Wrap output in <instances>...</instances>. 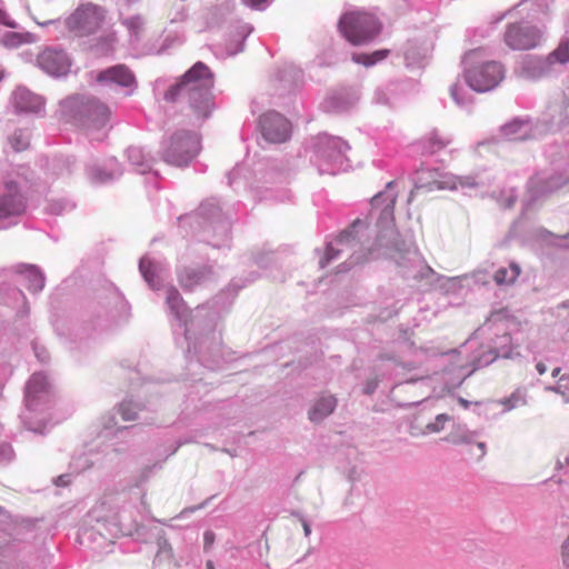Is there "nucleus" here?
Wrapping results in <instances>:
<instances>
[{
  "instance_id": "603ef678",
  "label": "nucleus",
  "mask_w": 569,
  "mask_h": 569,
  "mask_svg": "<svg viewBox=\"0 0 569 569\" xmlns=\"http://www.w3.org/2000/svg\"><path fill=\"white\" fill-rule=\"evenodd\" d=\"M568 108H569V104H568Z\"/></svg>"
},
{
  "instance_id": "f704fd0d",
  "label": "nucleus",
  "mask_w": 569,
  "mask_h": 569,
  "mask_svg": "<svg viewBox=\"0 0 569 569\" xmlns=\"http://www.w3.org/2000/svg\"><path fill=\"white\" fill-rule=\"evenodd\" d=\"M0 23H3L10 28H14L16 23L11 21L8 17V14L0 9Z\"/></svg>"
},
{
  "instance_id": "20e7f679",
  "label": "nucleus",
  "mask_w": 569,
  "mask_h": 569,
  "mask_svg": "<svg viewBox=\"0 0 569 569\" xmlns=\"http://www.w3.org/2000/svg\"><path fill=\"white\" fill-rule=\"evenodd\" d=\"M466 81L475 91L483 92L497 87L505 77L500 62L487 61L469 67L465 73Z\"/></svg>"
},
{
  "instance_id": "79ce46f5",
  "label": "nucleus",
  "mask_w": 569,
  "mask_h": 569,
  "mask_svg": "<svg viewBox=\"0 0 569 569\" xmlns=\"http://www.w3.org/2000/svg\"><path fill=\"white\" fill-rule=\"evenodd\" d=\"M459 403L463 407V408H468L469 407V401L463 399V398H459Z\"/></svg>"
},
{
  "instance_id": "aec40b11",
  "label": "nucleus",
  "mask_w": 569,
  "mask_h": 569,
  "mask_svg": "<svg viewBox=\"0 0 569 569\" xmlns=\"http://www.w3.org/2000/svg\"><path fill=\"white\" fill-rule=\"evenodd\" d=\"M520 274V268L516 263H511L509 269L500 268L493 274V280L497 284H511Z\"/></svg>"
},
{
  "instance_id": "f8f14e48",
  "label": "nucleus",
  "mask_w": 569,
  "mask_h": 569,
  "mask_svg": "<svg viewBox=\"0 0 569 569\" xmlns=\"http://www.w3.org/2000/svg\"><path fill=\"white\" fill-rule=\"evenodd\" d=\"M357 246L358 242L352 237L351 231H343L335 242L327 247L325 257L320 260V266L325 268L330 261L340 257L342 253L353 251Z\"/></svg>"
},
{
  "instance_id": "b1692460",
  "label": "nucleus",
  "mask_w": 569,
  "mask_h": 569,
  "mask_svg": "<svg viewBox=\"0 0 569 569\" xmlns=\"http://www.w3.org/2000/svg\"><path fill=\"white\" fill-rule=\"evenodd\" d=\"M123 24L136 37L143 30V19L140 16L130 17L123 20Z\"/></svg>"
},
{
  "instance_id": "4c0bfd02",
  "label": "nucleus",
  "mask_w": 569,
  "mask_h": 569,
  "mask_svg": "<svg viewBox=\"0 0 569 569\" xmlns=\"http://www.w3.org/2000/svg\"><path fill=\"white\" fill-rule=\"evenodd\" d=\"M376 387H377V381H375V380L369 381L365 392L366 393H371L376 389Z\"/></svg>"
},
{
  "instance_id": "2f4dec72",
  "label": "nucleus",
  "mask_w": 569,
  "mask_h": 569,
  "mask_svg": "<svg viewBox=\"0 0 569 569\" xmlns=\"http://www.w3.org/2000/svg\"><path fill=\"white\" fill-rule=\"evenodd\" d=\"M31 274L33 277V281H32L30 289H32L33 291H38V290L42 289L43 278L40 274L34 273V272H31Z\"/></svg>"
},
{
  "instance_id": "9b49d317",
  "label": "nucleus",
  "mask_w": 569,
  "mask_h": 569,
  "mask_svg": "<svg viewBox=\"0 0 569 569\" xmlns=\"http://www.w3.org/2000/svg\"><path fill=\"white\" fill-rule=\"evenodd\" d=\"M395 182H389L386 190L375 196L371 200L373 208H381V214L379 218V224L381 228H389L395 222V206L397 201V193L393 191Z\"/></svg>"
},
{
  "instance_id": "c85d7f7f",
  "label": "nucleus",
  "mask_w": 569,
  "mask_h": 569,
  "mask_svg": "<svg viewBox=\"0 0 569 569\" xmlns=\"http://www.w3.org/2000/svg\"><path fill=\"white\" fill-rule=\"evenodd\" d=\"M352 60L356 63L363 64L366 67H370V66L375 64V59L371 54H366V53L353 54Z\"/></svg>"
},
{
  "instance_id": "c03bdc74",
  "label": "nucleus",
  "mask_w": 569,
  "mask_h": 569,
  "mask_svg": "<svg viewBox=\"0 0 569 569\" xmlns=\"http://www.w3.org/2000/svg\"><path fill=\"white\" fill-rule=\"evenodd\" d=\"M478 447L480 449V456H483L485 455V449H486V446L483 442H479L478 443Z\"/></svg>"
},
{
  "instance_id": "f03ea898",
  "label": "nucleus",
  "mask_w": 569,
  "mask_h": 569,
  "mask_svg": "<svg viewBox=\"0 0 569 569\" xmlns=\"http://www.w3.org/2000/svg\"><path fill=\"white\" fill-rule=\"evenodd\" d=\"M339 29L350 43L359 46L370 41L380 32V23L371 13L352 11L340 18Z\"/></svg>"
},
{
  "instance_id": "a211bd4d",
  "label": "nucleus",
  "mask_w": 569,
  "mask_h": 569,
  "mask_svg": "<svg viewBox=\"0 0 569 569\" xmlns=\"http://www.w3.org/2000/svg\"><path fill=\"white\" fill-rule=\"evenodd\" d=\"M49 389L47 377L42 373H34L28 381L26 396L27 400L36 399L39 395L46 393Z\"/></svg>"
},
{
  "instance_id": "a19ab883",
  "label": "nucleus",
  "mask_w": 569,
  "mask_h": 569,
  "mask_svg": "<svg viewBox=\"0 0 569 569\" xmlns=\"http://www.w3.org/2000/svg\"><path fill=\"white\" fill-rule=\"evenodd\" d=\"M450 92H451V96L453 97V99H455L457 102H459V100H458V98H457V86L451 87Z\"/></svg>"
},
{
  "instance_id": "09e8293b",
  "label": "nucleus",
  "mask_w": 569,
  "mask_h": 569,
  "mask_svg": "<svg viewBox=\"0 0 569 569\" xmlns=\"http://www.w3.org/2000/svg\"><path fill=\"white\" fill-rule=\"evenodd\" d=\"M303 529H305L306 535L308 536L310 533V527L307 523H305Z\"/></svg>"
},
{
  "instance_id": "cd10ccee",
  "label": "nucleus",
  "mask_w": 569,
  "mask_h": 569,
  "mask_svg": "<svg viewBox=\"0 0 569 569\" xmlns=\"http://www.w3.org/2000/svg\"><path fill=\"white\" fill-rule=\"evenodd\" d=\"M139 268H140V271L142 272L144 279L151 284L153 286V277H154V273L152 271V266H151V262L147 261V260H141L140 261V264H139Z\"/></svg>"
},
{
  "instance_id": "3c124183",
  "label": "nucleus",
  "mask_w": 569,
  "mask_h": 569,
  "mask_svg": "<svg viewBox=\"0 0 569 569\" xmlns=\"http://www.w3.org/2000/svg\"><path fill=\"white\" fill-rule=\"evenodd\" d=\"M512 127H513L512 124H511V126H508V127H507V130H511V129H512Z\"/></svg>"
},
{
  "instance_id": "37998d69",
  "label": "nucleus",
  "mask_w": 569,
  "mask_h": 569,
  "mask_svg": "<svg viewBox=\"0 0 569 569\" xmlns=\"http://www.w3.org/2000/svg\"><path fill=\"white\" fill-rule=\"evenodd\" d=\"M138 153H139L138 150L132 149V150L129 151V158L133 159V158H136L138 156Z\"/></svg>"
},
{
  "instance_id": "393cba45",
  "label": "nucleus",
  "mask_w": 569,
  "mask_h": 569,
  "mask_svg": "<svg viewBox=\"0 0 569 569\" xmlns=\"http://www.w3.org/2000/svg\"><path fill=\"white\" fill-rule=\"evenodd\" d=\"M451 420V417L446 413H440L436 417L435 421L426 426V431L429 433L439 432L445 428V425Z\"/></svg>"
},
{
  "instance_id": "2eb2a0df",
  "label": "nucleus",
  "mask_w": 569,
  "mask_h": 569,
  "mask_svg": "<svg viewBox=\"0 0 569 569\" xmlns=\"http://www.w3.org/2000/svg\"><path fill=\"white\" fill-rule=\"evenodd\" d=\"M451 140L437 131H431L421 138L418 147L423 156H433L446 149Z\"/></svg>"
},
{
  "instance_id": "a18cd8bd",
  "label": "nucleus",
  "mask_w": 569,
  "mask_h": 569,
  "mask_svg": "<svg viewBox=\"0 0 569 569\" xmlns=\"http://www.w3.org/2000/svg\"><path fill=\"white\" fill-rule=\"evenodd\" d=\"M559 372H560V368H559V367H555V368H552V370H551V375H552V377H557Z\"/></svg>"
},
{
  "instance_id": "c9c22d12",
  "label": "nucleus",
  "mask_w": 569,
  "mask_h": 569,
  "mask_svg": "<svg viewBox=\"0 0 569 569\" xmlns=\"http://www.w3.org/2000/svg\"><path fill=\"white\" fill-rule=\"evenodd\" d=\"M562 557L565 565L569 568V542L562 546Z\"/></svg>"
},
{
  "instance_id": "4be33fe9",
  "label": "nucleus",
  "mask_w": 569,
  "mask_h": 569,
  "mask_svg": "<svg viewBox=\"0 0 569 569\" xmlns=\"http://www.w3.org/2000/svg\"><path fill=\"white\" fill-rule=\"evenodd\" d=\"M28 42H31V36L29 33L12 31L7 32L1 39V43L7 48H16Z\"/></svg>"
},
{
  "instance_id": "7ed1b4c3",
  "label": "nucleus",
  "mask_w": 569,
  "mask_h": 569,
  "mask_svg": "<svg viewBox=\"0 0 569 569\" xmlns=\"http://www.w3.org/2000/svg\"><path fill=\"white\" fill-rule=\"evenodd\" d=\"M200 150V139L194 132L179 130L174 132L164 150V159L174 166L188 164Z\"/></svg>"
},
{
  "instance_id": "f257e3e1",
  "label": "nucleus",
  "mask_w": 569,
  "mask_h": 569,
  "mask_svg": "<svg viewBox=\"0 0 569 569\" xmlns=\"http://www.w3.org/2000/svg\"><path fill=\"white\" fill-rule=\"evenodd\" d=\"M213 76L203 62H197L164 94L166 100L186 99L190 107L192 124L200 126L213 109L210 90Z\"/></svg>"
},
{
  "instance_id": "6ab92c4d",
  "label": "nucleus",
  "mask_w": 569,
  "mask_h": 569,
  "mask_svg": "<svg viewBox=\"0 0 569 569\" xmlns=\"http://www.w3.org/2000/svg\"><path fill=\"white\" fill-rule=\"evenodd\" d=\"M210 273V269H184L179 274V281L184 288H193L196 284L202 282Z\"/></svg>"
},
{
  "instance_id": "6e6552de",
  "label": "nucleus",
  "mask_w": 569,
  "mask_h": 569,
  "mask_svg": "<svg viewBox=\"0 0 569 569\" xmlns=\"http://www.w3.org/2000/svg\"><path fill=\"white\" fill-rule=\"evenodd\" d=\"M262 136L273 143L284 142L291 132L290 122L278 112H268L260 118Z\"/></svg>"
},
{
  "instance_id": "de8ad7c7",
  "label": "nucleus",
  "mask_w": 569,
  "mask_h": 569,
  "mask_svg": "<svg viewBox=\"0 0 569 569\" xmlns=\"http://www.w3.org/2000/svg\"><path fill=\"white\" fill-rule=\"evenodd\" d=\"M207 569H214L213 562L211 560H208L206 563Z\"/></svg>"
},
{
  "instance_id": "39448f33",
  "label": "nucleus",
  "mask_w": 569,
  "mask_h": 569,
  "mask_svg": "<svg viewBox=\"0 0 569 569\" xmlns=\"http://www.w3.org/2000/svg\"><path fill=\"white\" fill-rule=\"evenodd\" d=\"M104 17L103 8L93 3H86L67 19V27L78 36L91 34L100 29Z\"/></svg>"
},
{
  "instance_id": "f3484780",
  "label": "nucleus",
  "mask_w": 569,
  "mask_h": 569,
  "mask_svg": "<svg viewBox=\"0 0 569 569\" xmlns=\"http://www.w3.org/2000/svg\"><path fill=\"white\" fill-rule=\"evenodd\" d=\"M336 406L337 399L333 396H323L309 410V419L313 422H319L331 415Z\"/></svg>"
},
{
  "instance_id": "bb28decb",
  "label": "nucleus",
  "mask_w": 569,
  "mask_h": 569,
  "mask_svg": "<svg viewBox=\"0 0 569 569\" xmlns=\"http://www.w3.org/2000/svg\"><path fill=\"white\" fill-rule=\"evenodd\" d=\"M552 56L561 63L569 61V40L561 41L558 48L553 51Z\"/></svg>"
},
{
  "instance_id": "8fccbe9b",
  "label": "nucleus",
  "mask_w": 569,
  "mask_h": 569,
  "mask_svg": "<svg viewBox=\"0 0 569 569\" xmlns=\"http://www.w3.org/2000/svg\"><path fill=\"white\" fill-rule=\"evenodd\" d=\"M422 378H423V376H419V375H417V376H415V378H413V379L418 380V379H422Z\"/></svg>"
},
{
  "instance_id": "a878e982",
  "label": "nucleus",
  "mask_w": 569,
  "mask_h": 569,
  "mask_svg": "<svg viewBox=\"0 0 569 569\" xmlns=\"http://www.w3.org/2000/svg\"><path fill=\"white\" fill-rule=\"evenodd\" d=\"M119 412L124 421H132L137 418V407L132 402L121 403Z\"/></svg>"
},
{
  "instance_id": "5701e85b",
  "label": "nucleus",
  "mask_w": 569,
  "mask_h": 569,
  "mask_svg": "<svg viewBox=\"0 0 569 569\" xmlns=\"http://www.w3.org/2000/svg\"><path fill=\"white\" fill-rule=\"evenodd\" d=\"M30 137L26 131H17L10 137V144L14 151H23L29 147Z\"/></svg>"
},
{
  "instance_id": "412c9836",
  "label": "nucleus",
  "mask_w": 569,
  "mask_h": 569,
  "mask_svg": "<svg viewBox=\"0 0 569 569\" xmlns=\"http://www.w3.org/2000/svg\"><path fill=\"white\" fill-rule=\"evenodd\" d=\"M499 403L503 407V411H510L526 406V395L521 390H516L510 397L499 400Z\"/></svg>"
},
{
  "instance_id": "0eeeda50",
  "label": "nucleus",
  "mask_w": 569,
  "mask_h": 569,
  "mask_svg": "<svg viewBox=\"0 0 569 569\" xmlns=\"http://www.w3.org/2000/svg\"><path fill=\"white\" fill-rule=\"evenodd\" d=\"M37 64L52 77L66 76L71 67L68 54L59 49L46 48L37 57Z\"/></svg>"
},
{
  "instance_id": "ddd939ff",
  "label": "nucleus",
  "mask_w": 569,
  "mask_h": 569,
  "mask_svg": "<svg viewBox=\"0 0 569 569\" xmlns=\"http://www.w3.org/2000/svg\"><path fill=\"white\" fill-rule=\"evenodd\" d=\"M478 369L476 360L470 358H456L446 370L447 380L453 387L460 386Z\"/></svg>"
},
{
  "instance_id": "1a4fd4ad",
  "label": "nucleus",
  "mask_w": 569,
  "mask_h": 569,
  "mask_svg": "<svg viewBox=\"0 0 569 569\" xmlns=\"http://www.w3.org/2000/svg\"><path fill=\"white\" fill-rule=\"evenodd\" d=\"M26 201L20 193L17 183L8 180L4 182V191L0 194V219L24 212Z\"/></svg>"
},
{
  "instance_id": "49530a36",
  "label": "nucleus",
  "mask_w": 569,
  "mask_h": 569,
  "mask_svg": "<svg viewBox=\"0 0 569 569\" xmlns=\"http://www.w3.org/2000/svg\"><path fill=\"white\" fill-rule=\"evenodd\" d=\"M358 262H359V258L358 257L353 258V256H351V261L349 262V266H352Z\"/></svg>"
},
{
  "instance_id": "4468645a",
  "label": "nucleus",
  "mask_w": 569,
  "mask_h": 569,
  "mask_svg": "<svg viewBox=\"0 0 569 569\" xmlns=\"http://www.w3.org/2000/svg\"><path fill=\"white\" fill-rule=\"evenodd\" d=\"M12 101L19 111L39 112L43 108L42 98L26 88H17L13 91Z\"/></svg>"
},
{
  "instance_id": "72a5a7b5",
  "label": "nucleus",
  "mask_w": 569,
  "mask_h": 569,
  "mask_svg": "<svg viewBox=\"0 0 569 569\" xmlns=\"http://www.w3.org/2000/svg\"><path fill=\"white\" fill-rule=\"evenodd\" d=\"M214 541V533L212 531H206L203 535L204 548L208 549Z\"/></svg>"
},
{
  "instance_id": "9d476101",
  "label": "nucleus",
  "mask_w": 569,
  "mask_h": 569,
  "mask_svg": "<svg viewBox=\"0 0 569 569\" xmlns=\"http://www.w3.org/2000/svg\"><path fill=\"white\" fill-rule=\"evenodd\" d=\"M82 124L87 130H99L107 126L110 110L107 106L90 99L81 107Z\"/></svg>"
},
{
  "instance_id": "423d86ee",
  "label": "nucleus",
  "mask_w": 569,
  "mask_h": 569,
  "mask_svg": "<svg viewBox=\"0 0 569 569\" xmlns=\"http://www.w3.org/2000/svg\"><path fill=\"white\" fill-rule=\"evenodd\" d=\"M506 44L512 50H530L541 41V31L528 23H510L503 33Z\"/></svg>"
},
{
  "instance_id": "7c9ffc66",
  "label": "nucleus",
  "mask_w": 569,
  "mask_h": 569,
  "mask_svg": "<svg viewBox=\"0 0 569 569\" xmlns=\"http://www.w3.org/2000/svg\"><path fill=\"white\" fill-rule=\"evenodd\" d=\"M447 440L452 442V443H455V445H459V443L469 442L470 441V436L469 435L456 436L453 433H450L448 436Z\"/></svg>"
},
{
  "instance_id": "473e14b6",
  "label": "nucleus",
  "mask_w": 569,
  "mask_h": 569,
  "mask_svg": "<svg viewBox=\"0 0 569 569\" xmlns=\"http://www.w3.org/2000/svg\"><path fill=\"white\" fill-rule=\"evenodd\" d=\"M389 54V50L387 49H383V50H377L375 51L373 53H371V56L373 57L375 59V63L378 62V61H381L383 59H386Z\"/></svg>"
},
{
  "instance_id": "e433bc0d",
  "label": "nucleus",
  "mask_w": 569,
  "mask_h": 569,
  "mask_svg": "<svg viewBox=\"0 0 569 569\" xmlns=\"http://www.w3.org/2000/svg\"><path fill=\"white\" fill-rule=\"evenodd\" d=\"M268 0H243V2L252 8H258L260 4L267 2Z\"/></svg>"
},
{
  "instance_id": "ea45409f",
  "label": "nucleus",
  "mask_w": 569,
  "mask_h": 569,
  "mask_svg": "<svg viewBox=\"0 0 569 569\" xmlns=\"http://www.w3.org/2000/svg\"><path fill=\"white\" fill-rule=\"evenodd\" d=\"M476 54V52H468L465 57V62L466 64H469L470 63V60L472 59V57Z\"/></svg>"
},
{
  "instance_id": "c756f323",
  "label": "nucleus",
  "mask_w": 569,
  "mask_h": 569,
  "mask_svg": "<svg viewBox=\"0 0 569 569\" xmlns=\"http://www.w3.org/2000/svg\"><path fill=\"white\" fill-rule=\"evenodd\" d=\"M180 295L177 289L171 288L168 290L167 301L172 309H176L180 303Z\"/></svg>"
},
{
  "instance_id": "dca6fc26",
  "label": "nucleus",
  "mask_w": 569,
  "mask_h": 569,
  "mask_svg": "<svg viewBox=\"0 0 569 569\" xmlns=\"http://www.w3.org/2000/svg\"><path fill=\"white\" fill-rule=\"evenodd\" d=\"M99 82L110 81L117 84L129 87L134 82V76L123 64H118L98 74Z\"/></svg>"
},
{
  "instance_id": "58836bf2",
  "label": "nucleus",
  "mask_w": 569,
  "mask_h": 569,
  "mask_svg": "<svg viewBox=\"0 0 569 569\" xmlns=\"http://www.w3.org/2000/svg\"><path fill=\"white\" fill-rule=\"evenodd\" d=\"M537 370L540 375H543L547 371L546 366L542 362L537 363Z\"/></svg>"
}]
</instances>
